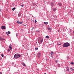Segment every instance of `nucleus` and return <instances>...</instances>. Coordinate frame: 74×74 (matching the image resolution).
<instances>
[{"mask_svg":"<svg viewBox=\"0 0 74 74\" xmlns=\"http://www.w3.org/2000/svg\"><path fill=\"white\" fill-rule=\"evenodd\" d=\"M70 44L68 43V42H66V43H64L62 45V46H63V47H66V48H67V47H69V46H70Z\"/></svg>","mask_w":74,"mask_h":74,"instance_id":"f257e3e1","label":"nucleus"},{"mask_svg":"<svg viewBox=\"0 0 74 74\" xmlns=\"http://www.w3.org/2000/svg\"><path fill=\"white\" fill-rule=\"evenodd\" d=\"M22 55L18 54H16L14 56V58L15 59H18L19 57H21Z\"/></svg>","mask_w":74,"mask_h":74,"instance_id":"f03ea898","label":"nucleus"},{"mask_svg":"<svg viewBox=\"0 0 74 74\" xmlns=\"http://www.w3.org/2000/svg\"><path fill=\"white\" fill-rule=\"evenodd\" d=\"M43 41V40H42V39L40 38V40H38V42L39 44H42V42Z\"/></svg>","mask_w":74,"mask_h":74,"instance_id":"7ed1b4c3","label":"nucleus"},{"mask_svg":"<svg viewBox=\"0 0 74 74\" xmlns=\"http://www.w3.org/2000/svg\"><path fill=\"white\" fill-rule=\"evenodd\" d=\"M9 49H10V50H11L12 49V45H11V44H10L9 45Z\"/></svg>","mask_w":74,"mask_h":74,"instance_id":"20e7f679","label":"nucleus"},{"mask_svg":"<svg viewBox=\"0 0 74 74\" xmlns=\"http://www.w3.org/2000/svg\"><path fill=\"white\" fill-rule=\"evenodd\" d=\"M40 56H41V53H39L38 54V58H40Z\"/></svg>","mask_w":74,"mask_h":74,"instance_id":"39448f33","label":"nucleus"},{"mask_svg":"<svg viewBox=\"0 0 74 74\" xmlns=\"http://www.w3.org/2000/svg\"><path fill=\"white\" fill-rule=\"evenodd\" d=\"M16 22L19 25H20V24H22V23H23V22H20V21H17Z\"/></svg>","mask_w":74,"mask_h":74,"instance_id":"423d86ee","label":"nucleus"},{"mask_svg":"<svg viewBox=\"0 0 74 74\" xmlns=\"http://www.w3.org/2000/svg\"><path fill=\"white\" fill-rule=\"evenodd\" d=\"M1 28L2 29H5V26H2L1 27Z\"/></svg>","mask_w":74,"mask_h":74,"instance_id":"0eeeda50","label":"nucleus"},{"mask_svg":"<svg viewBox=\"0 0 74 74\" xmlns=\"http://www.w3.org/2000/svg\"><path fill=\"white\" fill-rule=\"evenodd\" d=\"M0 40H1V41H4V40H5V39H3L2 38L0 37Z\"/></svg>","mask_w":74,"mask_h":74,"instance_id":"6e6552de","label":"nucleus"},{"mask_svg":"<svg viewBox=\"0 0 74 74\" xmlns=\"http://www.w3.org/2000/svg\"><path fill=\"white\" fill-rule=\"evenodd\" d=\"M51 7H53L54 5V4L53 3H51Z\"/></svg>","mask_w":74,"mask_h":74,"instance_id":"1a4fd4ad","label":"nucleus"},{"mask_svg":"<svg viewBox=\"0 0 74 74\" xmlns=\"http://www.w3.org/2000/svg\"><path fill=\"white\" fill-rule=\"evenodd\" d=\"M53 10L54 12L56 11V8H53Z\"/></svg>","mask_w":74,"mask_h":74,"instance_id":"9d476101","label":"nucleus"},{"mask_svg":"<svg viewBox=\"0 0 74 74\" xmlns=\"http://www.w3.org/2000/svg\"><path fill=\"white\" fill-rule=\"evenodd\" d=\"M70 64H72V65H73L74 64V63L72 62L70 63Z\"/></svg>","mask_w":74,"mask_h":74,"instance_id":"9b49d317","label":"nucleus"},{"mask_svg":"<svg viewBox=\"0 0 74 74\" xmlns=\"http://www.w3.org/2000/svg\"><path fill=\"white\" fill-rule=\"evenodd\" d=\"M48 29L49 30H51V28L49 27H48Z\"/></svg>","mask_w":74,"mask_h":74,"instance_id":"f8f14e48","label":"nucleus"},{"mask_svg":"<svg viewBox=\"0 0 74 74\" xmlns=\"http://www.w3.org/2000/svg\"><path fill=\"white\" fill-rule=\"evenodd\" d=\"M58 5H59L60 6H61V5H62V3H59L58 4Z\"/></svg>","mask_w":74,"mask_h":74,"instance_id":"ddd939ff","label":"nucleus"},{"mask_svg":"<svg viewBox=\"0 0 74 74\" xmlns=\"http://www.w3.org/2000/svg\"><path fill=\"white\" fill-rule=\"evenodd\" d=\"M36 5V3H34L32 4V5Z\"/></svg>","mask_w":74,"mask_h":74,"instance_id":"4468645a","label":"nucleus"},{"mask_svg":"<svg viewBox=\"0 0 74 74\" xmlns=\"http://www.w3.org/2000/svg\"><path fill=\"white\" fill-rule=\"evenodd\" d=\"M44 24H45V25H47L48 24V22H44Z\"/></svg>","mask_w":74,"mask_h":74,"instance_id":"2eb2a0df","label":"nucleus"},{"mask_svg":"<svg viewBox=\"0 0 74 74\" xmlns=\"http://www.w3.org/2000/svg\"><path fill=\"white\" fill-rule=\"evenodd\" d=\"M46 38H49V36H46Z\"/></svg>","mask_w":74,"mask_h":74,"instance_id":"dca6fc26","label":"nucleus"},{"mask_svg":"<svg viewBox=\"0 0 74 74\" xmlns=\"http://www.w3.org/2000/svg\"><path fill=\"white\" fill-rule=\"evenodd\" d=\"M70 69H71V71H73V70H74V69H73V68H71Z\"/></svg>","mask_w":74,"mask_h":74,"instance_id":"f3484780","label":"nucleus"},{"mask_svg":"<svg viewBox=\"0 0 74 74\" xmlns=\"http://www.w3.org/2000/svg\"><path fill=\"white\" fill-rule=\"evenodd\" d=\"M23 66H26V65H25V64L23 63Z\"/></svg>","mask_w":74,"mask_h":74,"instance_id":"a211bd4d","label":"nucleus"},{"mask_svg":"<svg viewBox=\"0 0 74 74\" xmlns=\"http://www.w3.org/2000/svg\"><path fill=\"white\" fill-rule=\"evenodd\" d=\"M53 53L52 51H51V55H52L53 54Z\"/></svg>","mask_w":74,"mask_h":74,"instance_id":"6ab92c4d","label":"nucleus"},{"mask_svg":"<svg viewBox=\"0 0 74 74\" xmlns=\"http://www.w3.org/2000/svg\"><path fill=\"white\" fill-rule=\"evenodd\" d=\"M12 10L13 11H14L15 10V8H14L12 9Z\"/></svg>","mask_w":74,"mask_h":74,"instance_id":"aec40b11","label":"nucleus"},{"mask_svg":"<svg viewBox=\"0 0 74 74\" xmlns=\"http://www.w3.org/2000/svg\"><path fill=\"white\" fill-rule=\"evenodd\" d=\"M58 67H60V64H58Z\"/></svg>","mask_w":74,"mask_h":74,"instance_id":"412c9836","label":"nucleus"},{"mask_svg":"<svg viewBox=\"0 0 74 74\" xmlns=\"http://www.w3.org/2000/svg\"><path fill=\"white\" fill-rule=\"evenodd\" d=\"M38 48H35V50H38Z\"/></svg>","mask_w":74,"mask_h":74,"instance_id":"4be33fe9","label":"nucleus"},{"mask_svg":"<svg viewBox=\"0 0 74 74\" xmlns=\"http://www.w3.org/2000/svg\"><path fill=\"white\" fill-rule=\"evenodd\" d=\"M1 56L2 57H3V58L4 57V55H3V54H1Z\"/></svg>","mask_w":74,"mask_h":74,"instance_id":"5701e85b","label":"nucleus"},{"mask_svg":"<svg viewBox=\"0 0 74 74\" xmlns=\"http://www.w3.org/2000/svg\"><path fill=\"white\" fill-rule=\"evenodd\" d=\"M8 34H10V31L8 32Z\"/></svg>","mask_w":74,"mask_h":74,"instance_id":"b1692460","label":"nucleus"},{"mask_svg":"<svg viewBox=\"0 0 74 74\" xmlns=\"http://www.w3.org/2000/svg\"><path fill=\"white\" fill-rule=\"evenodd\" d=\"M18 16H21V14H20V13H19L18 14Z\"/></svg>","mask_w":74,"mask_h":74,"instance_id":"393cba45","label":"nucleus"},{"mask_svg":"<svg viewBox=\"0 0 74 74\" xmlns=\"http://www.w3.org/2000/svg\"><path fill=\"white\" fill-rule=\"evenodd\" d=\"M56 62V63H58V60H56V61H55Z\"/></svg>","mask_w":74,"mask_h":74,"instance_id":"a878e982","label":"nucleus"},{"mask_svg":"<svg viewBox=\"0 0 74 74\" xmlns=\"http://www.w3.org/2000/svg\"><path fill=\"white\" fill-rule=\"evenodd\" d=\"M69 33H70V34H71V31H70V32H69Z\"/></svg>","mask_w":74,"mask_h":74,"instance_id":"bb28decb","label":"nucleus"},{"mask_svg":"<svg viewBox=\"0 0 74 74\" xmlns=\"http://www.w3.org/2000/svg\"><path fill=\"white\" fill-rule=\"evenodd\" d=\"M37 21H36V20H35V23H37Z\"/></svg>","mask_w":74,"mask_h":74,"instance_id":"cd10ccee","label":"nucleus"},{"mask_svg":"<svg viewBox=\"0 0 74 74\" xmlns=\"http://www.w3.org/2000/svg\"><path fill=\"white\" fill-rule=\"evenodd\" d=\"M67 59H69V56H67Z\"/></svg>","mask_w":74,"mask_h":74,"instance_id":"c85d7f7f","label":"nucleus"},{"mask_svg":"<svg viewBox=\"0 0 74 74\" xmlns=\"http://www.w3.org/2000/svg\"><path fill=\"white\" fill-rule=\"evenodd\" d=\"M21 7H24V5H21Z\"/></svg>","mask_w":74,"mask_h":74,"instance_id":"c756f323","label":"nucleus"},{"mask_svg":"<svg viewBox=\"0 0 74 74\" xmlns=\"http://www.w3.org/2000/svg\"><path fill=\"white\" fill-rule=\"evenodd\" d=\"M33 29H34V27H32V30H33Z\"/></svg>","mask_w":74,"mask_h":74,"instance_id":"7c9ffc66","label":"nucleus"},{"mask_svg":"<svg viewBox=\"0 0 74 74\" xmlns=\"http://www.w3.org/2000/svg\"><path fill=\"white\" fill-rule=\"evenodd\" d=\"M67 71H69V69H67Z\"/></svg>","mask_w":74,"mask_h":74,"instance_id":"2f4dec72","label":"nucleus"},{"mask_svg":"<svg viewBox=\"0 0 74 74\" xmlns=\"http://www.w3.org/2000/svg\"><path fill=\"white\" fill-rule=\"evenodd\" d=\"M0 74H2V73L0 72Z\"/></svg>","mask_w":74,"mask_h":74,"instance_id":"473e14b6","label":"nucleus"},{"mask_svg":"<svg viewBox=\"0 0 74 74\" xmlns=\"http://www.w3.org/2000/svg\"><path fill=\"white\" fill-rule=\"evenodd\" d=\"M8 51H10V49H8Z\"/></svg>","mask_w":74,"mask_h":74,"instance_id":"72a5a7b5","label":"nucleus"},{"mask_svg":"<svg viewBox=\"0 0 74 74\" xmlns=\"http://www.w3.org/2000/svg\"><path fill=\"white\" fill-rule=\"evenodd\" d=\"M59 45H61V44H58Z\"/></svg>","mask_w":74,"mask_h":74,"instance_id":"f704fd0d","label":"nucleus"},{"mask_svg":"<svg viewBox=\"0 0 74 74\" xmlns=\"http://www.w3.org/2000/svg\"><path fill=\"white\" fill-rule=\"evenodd\" d=\"M13 63H14V62H12V64H13Z\"/></svg>","mask_w":74,"mask_h":74,"instance_id":"c9c22d12","label":"nucleus"},{"mask_svg":"<svg viewBox=\"0 0 74 74\" xmlns=\"http://www.w3.org/2000/svg\"><path fill=\"white\" fill-rule=\"evenodd\" d=\"M55 53V52H53V53Z\"/></svg>","mask_w":74,"mask_h":74,"instance_id":"e433bc0d","label":"nucleus"},{"mask_svg":"<svg viewBox=\"0 0 74 74\" xmlns=\"http://www.w3.org/2000/svg\"><path fill=\"white\" fill-rule=\"evenodd\" d=\"M6 33H7V34H7V32H6Z\"/></svg>","mask_w":74,"mask_h":74,"instance_id":"4c0bfd02","label":"nucleus"},{"mask_svg":"<svg viewBox=\"0 0 74 74\" xmlns=\"http://www.w3.org/2000/svg\"><path fill=\"white\" fill-rule=\"evenodd\" d=\"M73 33L74 34V31H73Z\"/></svg>","mask_w":74,"mask_h":74,"instance_id":"58836bf2","label":"nucleus"},{"mask_svg":"<svg viewBox=\"0 0 74 74\" xmlns=\"http://www.w3.org/2000/svg\"><path fill=\"white\" fill-rule=\"evenodd\" d=\"M36 6H37V5H36Z\"/></svg>","mask_w":74,"mask_h":74,"instance_id":"ea45409f","label":"nucleus"},{"mask_svg":"<svg viewBox=\"0 0 74 74\" xmlns=\"http://www.w3.org/2000/svg\"><path fill=\"white\" fill-rule=\"evenodd\" d=\"M0 11H1V10L0 9Z\"/></svg>","mask_w":74,"mask_h":74,"instance_id":"a19ab883","label":"nucleus"},{"mask_svg":"<svg viewBox=\"0 0 74 74\" xmlns=\"http://www.w3.org/2000/svg\"><path fill=\"white\" fill-rule=\"evenodd\" d=\"M73 37H74V36Z\"/></svg>","mask_w":74,"mask_h":74,"instance_id":"79ce46f5","label":"nucleus"}]
</instances>
